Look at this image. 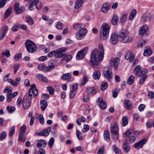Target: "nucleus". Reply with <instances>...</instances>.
I'll list each match as a JSON object with an SVG mask.
<instances>
[{
  "label": "nucleus",
  "instance_id": "f257e3e1",
  "mask_svg": "<svg viewBox=\"0 0 154 154\" xmlns=\"http://www.w3.org/2000/svg\"><path fill=\"white\" fill-rule=\"evenodd\" d=\"M99 47L100 51L97 49H94L92 51L89 62V65L95 68H97L99 62L102 60L104 57V50L102 45H99Z\"/></svg>",
  "mask_w": 154,
  "mask_h": 154
},
{
  "label": "nucleus",
  "instance_id": "f03ea898",
  "mask_svg": "<svg viewBox=\"0 0 154 154\" xmlns=\"http://www.w3.org/2000/svg\"><path fill=\"white\" fill-rule=\"evenodd\" d=\"M134 71L137 76L141 77L139 80V83L140 84H142L148 76L147 75L148 72L147 69L145 68L141 69L140 66L137 65L135 68Z\"/></svg>",
  "mask_w": 154,
  "mask_h": 154
},
{
  "label": "nucleus",
  "instance_id": "7ed1b4c3",
  "mask_svg": "<svg viewBox=\"0 0 154 154\" xmlns=\"http://www.w3.org/2000/svg\"><path fill=\"white\" fill-rule=\"evenodd\" d=\"M129 32L128 31L123 30L120 31L118 35L120 38V41L122 43H127L131 42L132 38L128 36Z\"/></svg>",
  "mask_w": 154,
  "mask_h": 154
},
{
  "label": "nucleus",
  "instance_id": "20e7f679",
  "mask_svg": "<svg viewBox=\"0 0 154 154\" xmlns=\"http://www.w3.org/2000/svg\"><path fill=\"white\" fill-rule=\"evenodd\" d=\"M109 28L106 23H103L102 25L100 30V38L103 40L107 39L109 37Z\"/></svg>",
  "mask_w": 154,
  "mask_h": 154
},
{
  "label": "nucleus",
  "instance_id": "39448f33",
  "mask_svg": "<svg viewBox=\"0 0 154 154\" xmlns=\"http://www.w3.org/2000/svg\"><path fill=\"white\" fill-rule=\"evenodd\" d=\"M25 46L27 51L30 53H33L37 50L35 44L29 40H27L25 43Z\"/></svg>",
  "mask_w": 154,
  "mask_h": 154
},
{
  "label": "nucleus",
  "instance_id": "423d86ee",
  "mask_svg": "<svg viewBox=\"0 0 154 154\" xmlns=\"http://www.w3.org/2000/svg\"><path fill=\"white\" fill-rule=\"evenodd\" d=\"M29 8L31 11L34 10V6H35L36 8L38 10L42 8V3L39 2V0H31L29 2Z\"/></svg>",
  "mask_w": 154,
  "mask_h": 154
},
{
  "label": "nucleus",
  "instance_id": "0eeeda50",
  "mask_svg": "<svg viewBox=\"0 0 154 154\" xmlns=\"http://www.w3.org/2000/svg\"><path fill=\"white\" fill-rule=\"evenodd\" d=\"M38 94V90L35 85L33 84L31 85L29 92V96L30 99H31L32 97H34L37 96Z\"/></svg>",
  "mask_w": 154,
  "mask_h": 154
},
{
  "label": "nucleus",
  "instance_id": "6e6552de",
  "mask_svg": "<svg viewBox=\"0 0 154 154\" xmlns=\"http://www.w3.org/2000/svg\"><path fill=\"white\" fill-rule=\"evenodd\" d=\"M120 61V60L118 57L111 58L109 61V64L111 66L113 67L115 70H116Z\"/></svg>",
  "mask_w": 154,
  "mask_h": 154
},
{
  "label": "nucleus",
  "instance_id": "1a4fd4ad",
  "mask_svg": "<svg viewBox=\"0 0 154 154\" xmlns=\"http://www.w3.org/2000/svg\"><path fill=\"white\" fill-rule=\"evenodd\" d=\"M88 50V48L85 47L83 49L78 52L77 54L76 58L77 60L82 59Z\"/></svg>",
  "mask_w": 154,
  "mask_h": 154
},
{
  "label": "nucleus",
  "instance_id": "9d476101",
  "mask_svg": "<svg viewBox=\"0 0 154 154\" xmlns=\"http://www.w3.org/2000/svg\"><path fill=\"white\" fill-rule=\"evenodd\" d=\"M125 59L129 60V62L131 63L134 59L135 56L131 54V51H128L125 55Z\"/></svg>",
  "mask_w": 154,
  "mask_h": 154
},
{
  "label": "nucleus",
  "instance_id": "9b49d317",
  "mask_svg": "<svg viewBox=\"0 0 154 154\" xmlns=\"http://www.w3.org/2000/svg\"><path fill=\"white\" fill-rule=\"evenodd\" d=\"M23 105V108L25 109H27L31 106V102L30 100H28L26 96H25L24 97Z\"/></svg>",
  "mask_w": 154,
  "mask_h": 154
},
{
  "label": "nucleus",
  "instance_id": "f8f14e48",
  "mask_svg": "<svg viewBox=\"0 0 154 154\" xmlns=\"http://www.w3.org/2000/svg\"><path fill=\"white\" fill-rule=\"evenodd\" d=\"M97 102L99 103L100 107L101 109H104L106 108V103L103 100L102 97L98 98Z\"/></svg>",
  "mask_w": 154,
  "mask_h": 154
},
{
  "label": "nucleus",
  "instance_id": "ddd939ff",
  "mask_svg": "<svg viewBox=\"0 0 154 154\" xmlns=\"http://www.w3.org/2000/svg\"><path fill=\"white\" fill-rule=\"evenodd\" d=\"M118 39V35L115 32H113L111 35L110 42L112 44L117 43Z\"/></svg>",
  "mask_w": 154,
  "mask_h": 154
},
{
  "label": "nucleus",
  "instance_id": "4468645a",
  "mask_svg": "<svg viewBox=\"0 0 154 154\" xmlns=\"http://www.w3.org/2000/svg\"><path fill=\"white\" fill-rule=\"evenodd\" d=\"M103 73L105 77L107 78L109 81H110L112 78V72L109 70H104Z\"/></svg>",
  "mask_w": 154,
  "mask_h": 154
},
{
  "label": "nucleus",
  "instance_id": "2eb2a0df",
  "mask_svg": "<svg viewBox=\"0 0 154 154\" xmlns=\"http://www.w3.org/2000/svg\"><path fill=\"white\" fill-rule=\"evenodd\" d=\"M146 141L147 140L146 139H143L139 142L135 143L134 145V146L137 149L140 148L142 147Z\"/></svg>",
  "mask_w": 154,
  "mask_h": 154
},
{
  "label": "nucleus",
  "instance_id": "dca6fc26",
  "mask_svg": "<svg viewBox=\"0 0 154 154\" xmlns=\"http://www.w3.org/2000/svg\"><path fill=\"white\" fill-rule=\"evenodd\" d=\"M148 26L146 25H144L140 27L139 30V34L140 35L144 34L148 30Z\"/></svg>",
  "mask_w": 154,
  "mask_h": 154
},
{
  "label": "nucleus",
  "instance_id": "f3484780",
  "mask_svg": "<svg viewBox=\"0 0 154 154\" xmlns=\"http://www.w3.org/2000/svg\"><path fill=\"white\" fill-rule=\"evenodd\" d=\"M118 127L115 125H111L110 127L111 133L113 134H118Z\"/></svg>",
  "mask_w": 154,
  "mask_h": 154
},
{
  "label": "nucleus",
  "instance_id": "a211bd4d",
  "mask_svg": "<svg viewBox=\"0 0 154 154\" xmlns=\"http://www.w3.org/2000/svg\"><path fill=\"white\" fill-rule=\"evenodd\" d=\"M51 131V128L49 127L43 130L40 134H38L39 135H42L44 136H47L48 135Z\"/></svg>",
  "mask_w": 154,
  "mask_h": 154
},
{
  "label": "nucleus",
  "instance_id": "6ab92c4d",
  "mask_svg": "<svg viewBox=\"0 0 154 154\" xmlns=\"http://www.w3.org/2000/svg\"><path fill=\"white\" fill-rule=\"evenodd\" d=\"M100 72L98 70H95L93 73V79L96 80H98L100 78Z\"/></svg>",
  "mask_w": 154,
  "mask_h": 154
},
{
  "label": "nucleus",
  "instance_id": "aec40b11",
  "mask_svg": "<svg viewBox=\"0 0 154 154\" xmlns=\"http://www.w3.org/2000/svg\"><path fill=\"white\" fill-rule=\"evenodd\" d=\"M46 142L44 140H39L37 141V146L38 147H45L46 145Z\"/></svg>",
  "mask_w": 154,
  "mask_h": 154
},
{
  "label": "nucleus",
  "instance_id": "412c9836",
  "mask_svg": "<svg viewBox=\"0 0 154 154\" xmlns=\"http://www.w3.org/2000/svg\"><path fill=\"white\" fill-rule=\"evenodd\" d=\"M123 151L125 152H129L130 149V145L128 142L125 143L123 145Z\"/></svg>",
  "mask_w": 154,
  "mask_h": 154
},
{
  "label": "nucleus",
  "instance_id": "4be33fe9",
  "mask_svg": "<svg viewBox=\"0 0 154 154\" xmlns=\"http://www.w3.org/2000/svg\"><path fill=\"white\" fill-rule=\"evenodd\" d=\"M109 4L108 3H106L104 4L102 8V11L103 13H106L109 10Z\"/></svg>",
  "mask_w": 154,
  "mask_h": 154
},
{
  "label": "nucleus",
  "instance_id": "5701e85b",
  "mask_svg": "<svg viewBox=\"0 0 154 154\" xmlns=\"http://www.w3.org/2000/svg\"><path fill=\"white\" fill-rule=\"evenodd\" d=\"M83 0H76L74 6V8L78 9L81 7L83 3Z\"/></svg>",
  "mask_w": 154,
  "mask_h": 154
},
{
  "label": "nucleus",
  "instance_id": "b1692460",
  "mask_svg": "<svg viewBox=\"0 0 154 154\" xmlns=\"http://www.w3.org/2000/svg\"><path fill=\"white\" fill-rule=\"evenodd\" d=\"M40 103L41 104V108L42 111H44L47 108L48 104L47 101L45 100H41Z\"/></svg>",
  "mask_w": 154,
  "mask_h": 154
},
{
  "label": "nucleus",
  "instance_id": "393cba45",
  "mask_svg": "<svg viewBox=\"0 0 154 154\" xmlns=\"http://www.w3.org/2000/svg\"><path fill=\"white\" fill-rule=\"evenodd\" d=\"M56 54L55 57L57 58H62L66 55V54L65 53H62L58 50L56 51Z\"/></svg>",
  "mask_w": 154,
  "mask_h": 154
},
{
  "label": "nucleus",
  "instance_id": "a878e982",
  "mask_svg": "<svg viewBox=\"0 0 154 154\" xmlns=\"http://www.w3.org/2000/svg\"><path fill=\"white\" fill-rule=\"evenodd\" d=\"M71 74L70 73H68L63 74L61 77V79L64 80H68L71 78Z\"/></svg>",
  "mask_w": 154,
  "mask_h": 154
},
{
  "label": "nucleus",
  "instance_id": "bb28decb",
  "mask_svg": "<svg viewBox=\"0 0 154 154\" xmlns=\"http://www.w3.org/2000/svg\"><path fill=\"white\" fill-rule=\"evenodd\" d=\"M109 132L108 131L105 130L103 134V136L104 139L105 140L108 142L110 140V138L109 136Z\"/></svg>",
  "mask_w": 154,
  "mask_h": 154
},
{
  "label": "nucleus",
  "instance_id": "cd10ccee",
  "mask_svg": "<svg viewBox=\"0 0 154 154\" xmlns=\"http://www.w3.org/2000/svg\"><path fill=\"white\" fill-rule=\"evenodd\" d=\"M87 92L88 94L92 95L96 92V89L93 87H89L87 89Z\"/></svg>",
  "mask_w": 154,
  "mask_h": 154
},
{
  "label": "nucleus",
  "instance_id": "c85d7f7f",
  "mask_svg": "<svg viewBox=\"0 0 154 154\" xmlns=\"http://www.w3.org/2000/svg\"><path fill=\"white\" fill-rule=\"evenodd\" d=\"M137 14V11L136 10H133L131 13L129 17V20H132L135 17Z\"/></svg>",
  "mask_w": 154,
  "mask_h": 154
},
{
  "label": "nucleus",
  "instance_id": "c756f323",
  "mask_svg": "<svg viewBox=\"0 0 154 154\" xmlns=\"http://www.w3.org/2000/svg\"><path fill=\"white\" fill-rule=\"evenodd\" d=\"M36 77L40 80L44 82H47V79L42 74H38L36 75Z\"/></svg>",
  "mask_w": 154,
  "mask_h": 154
},
{
  "label": "nucleus",
  "instance_id": "7c9ffc66",
  "mask_svg": "<svg viewBox=\"0 0 154 154\" xmlns=\"http://www.w3.org/2000/svg\"><path fill=\"white\" fill-rule=\"evenodd\" d=\"M119 20L118 17L117 15L115 14L113 17L111 23L113 25H116L117 23Z\"/></svg>",
  "mask_w": 154,
  "mask_h": 154
},
{
  "label": "nucleus",
  "instance_id": "2f4dec72",
  "mask_svg": "<svg viewBox=\"0 0 154 154\" xmlns=\"http://www.w3.org/2000/svg\"><path fill=\"white\" fill-rule=\"evenodd\" d=\"M112 148L116 154H122L121 150L116 145H113L112 146Z\"/></svg>",
  "mask_w": 154,
  "mask_h": 154
},
{
  "label": "nucleus",
  "instance_id": "473e14b6",
  "mask_svg": "<svg viewBox=\"0 0 154 154\" xmlns=\"http://www.w3.org/2000/svg\"><path fill=\"white\" fill-rule=\"evenodd\" d=\"M152 50L150 48H146L144 50L143 55L144 56L150 55L152 54Z\"/></svg>",
  "mask_w": 154,
  "mask_h": 154
},
{
  "label": "nucleus",
  "instance_id": "72a5a7b5",
  "mask_svg": "<svg viewBox=\"0 0 154 154\" xmlns=\"http://www.w3.org/2000/svg\"><path fill=\"white\" fill-rule=\"evenodd\" d=\"M38 68L40 71H48V67L44 64H40L38 66Z\"/></svg>",
  "mask_w": 154,
  "mask_h": 154
},
{
  "label": "nucleus",
  "instance_id": "f704fd0d",
  "mask_svg": "<svg viewBox=\"0 0 154 154\" xmlns=\"http://www.w3.org/2000/svg\"><path fill=\"white\" fill-rule=\"evenodd\" d=\"M26 139L24 133H19L18 140L21 142L23 143L25 141Z\"/></svg>",
  "mask_w": 154,
  "mask_h": 154
},
{
  "label": "nucleus",
  "instance_id": "c9c22d12",
  "mask_svg": "<svg viewBox=\"0 0 154 154\" xmlns=\"http://www.w3.org/2000/svg\"><path fill=\"white\" fill-rule=\"evenodd\" d=\"M134 76L133 75H131L128 78L127 81V84L130 85H131L134 82Z\"/></svg>",
  "mask_w": 154,
  "mask_h": 154
},
{
  "label": "nucleus",
  "instance_id": "e433bc0d",
  "mask_svg": "<svg viewBox=\"0 0 154 154\" xmlns=\"http://www.w3.org/2000/svg\"><path fill=\"white\" fill-rule=\"evenodd\" d=\"M124 104L126 105V108L128 109H130L131 106V101L128 100H126L124 101Z\"/></svg>",
  "mask_w": 154,
  "mask_h": 154
},
{
  "label": "nucleus",
  "instance_id": "4c0bfd02",
  "mask_svg": "<svg viewBox=\"0 0 154 154\" xmlns=\"http://www.w3.org/2000/svg\"><path fill=\"white\" fill-rule=\"evenodd\" d=\"M122 125L123 126H126L128 124V119L127 116H124L122 118Z\"/></svg>",
  "mask_w": 154,
  "mask_h": 154
},
{
  "label": "nucleus",
  "instance_id": "58836bf2",
  "mask_svg": "<svg viewBox=\"0 0 154 154\" xmlns=\"http://www.w3.org/2000/svg\"><path fill=\"white\" fill-rule=\"evenodd\" d=\"M64 57H65L62 60L65 61L66 62H67L71 59L72 57V55L71 54L67 55L66 54V55Z\"/></svg>",
  "mask_w": 154,
  "mask_h": 154
},
{
  "label": "nucleus",
  "instance_id": "ea45409f",
  "mask_svg": "<svg viewBox=\"0 0 154 154\" xmlns=\"http://www.w3.org/2000/svg\"><path fill=\"white\" fill-rule=\"evenodd\" d=\"M26 22L30 25H32L34 23V20L32 18L29 17H26Z\"/></svg>",
  "mask_w": 154,
  "mask_h": 154
},
{
  "label": "nucleus",
  "instance_id": "a19ab883",
  "mask_svg": "<svg viewBox=\"0 0 154 154\" xmlns=\"http://www.w3.org/2000/svg\"><path fill=\"white\" fill-rule=\"evenodd\" d=\"M12 9L11 8H9L7 9L5 13V18H7L11 14Z\"/></svg>",
  "mask_w": 154,
  "mask_h": 154
},
{
  "label": "nucleus",
  "instance_id": "79ce46f5",
  "mask_svg": "<svg viewBox=\"0 0 154 154\" xmlns=\"http://www.w3.org/2000/svg\"><path fill=\"white\" fill-rule=\"evenodd\" d=\"M22 54L21 53H19L16 54L14 57V60L15 61H17L20 60L21 58Z\"/></svg>",
  "mask_w": 154,
  "mask_h": 154
},
{
  "label": "nucleus",
  "instance_id": "37998d69",
  "mask_svg": "<svg viewBox=\"0 0 154 154\" xmlns=\"http://www.w3.org/2000/svg\"><path fill=\"white\" fill-rule=\"evenodd\" d=\"M63 23L60 21L57 22L56 25V27L59 29H63Z\"/></svg>",
  "mask_w": 154,
  "mask_h": 154
},
{
  "label": "nucleus",
  "instance_id": "c03bdc74",
  "mask_svg": "<svg viewBox=\"0 0 154 154\" xmlns=\"http://www.w3.org/2000/svg\"><path fill=\"white\" fill-rule=\"evenodd\" d=\"M127 15L124 14L120 18V22L122 23H125L127 19Z\"/></svg>",
  "mask_w": 154,
  "mask_h": 154
},
{
  "label": "nucleus",
  "instance_id": "a18cd8bd",
  "mask_svg": "<svg viewBox=\"0 0 154 154\" xmlns=\"http://www.w3.org/2000/svg\"><path fill=\"white\" fill-rule=\"evenodd\" d=\"M25 8L24 7H22L19 8L15 12V13L17 14H21L23 12L25 11Z\"/></svg>",
  "mask_w": 154,
  "mask_h": 154
},
{
  "label": "nucleus",
  "instance_id": "49530a36",
  "mask_svg": "<svg viewBox=\"0 0 154 154\" xmlns=\"http://www.w3.org/2000/svg\"><path fill=\"white\" fill-rule=\"evenodd\" d=\"M4 93H7V94H9L12 93V89L11 88L6 87L3 90Z\"/></svg>",
  "mask_w": 154,
  "mask_h": 154
},
{
  "label": "nucleus",
  "instance_id": "de8ad7c7",
  "mask_svg": "<svg viewBox=\"0 0 154 154\" xmlns=\"http://www.w3.org/2000/svg\"><path fill=\"white\" fill-rule=\"evenodd\" d=\"M108 85L106 82H103L101 85V89L102 90H104L107 88L108 86Z\"/></svg>",
  "mask_w": 154,
  "mask_h": 154
},
{
  "label": "nucleus",
  "instance_id": "09e8293b",
  "mask_svg": "<svg viewBox=\"0 0 154 154\" xmlns=\"http://www.w3.org/2000/svg\"><path fill=\"white\" fill-rule=\"evenodd\" d=\"M87 32V29L85 28H82L79 31V33L83 35V36H85Z\"/></svg>",
  "mask_w": 154,
  "mask_h": 154
},
{
  "label": "nucleus",
  "instance_id": "8fccbe9b",
  "mask_svg": "<svg viewBox=\"0 0 154 154\" xmlns=\"http://www.w3.org/2000/svg\"><path fill=\"white\" fill-rule=\"evenodd\" d=\"M15 132V127L13 126L10 128L9 133V135L10 137H11L13 135Z\"/></svg>",
  "mask_w": 154,
  "mask_h": 154
},
{
  "label": "nucleus",
  "instance_id": "3c124183",
  "mask_svg": "<svg viewBox=\"0 0 154 154\" xmlns=\"http://www.w3.org/2000/svg\"><path fill=\"white\" fill-rule=\"evenodd\" d=\"M8 29V26L6 25L4 26L2 28V33L6 35V34L7 32Z\"/></svg>",
  "mask_w": 154,
  "mask_h": 154
},
{
  "label": "nucleus",
  "instance_id": "603ef678",
  "mask_svg": "<svg viewBox=\"0 0 154 154\" xmlns=\"http://www.w3.org/2000/svg\"><path fill=\"white\" fill-rule=\"evenodd\" d=\"M82 24H80L77 23L74 25L73 28L75 30H78L82 27Z\"/></svg>",
  "mask_w": 154,
  "mask_h": 154
},
{
  "label": "nucleus",
  "instance_id": "864d4df0",
  "mask_svg": "<svg viewBox=\"0 0 154 154\" xmlns=\"http://www.w3.org/2000/svg\"><path fill=\"white\" fill-rule=\"evenodd\" d=\"M47 88L48 89L49 93L50 94L52 95L54 94V88L50 86L48 87Z\"/></svg>",
  "mask_w": 154,
  "mask_h": 154
},
{
  "label": "nucleus",
  "instance_id": "5fc2aeb1",
  "mask_svg": "<svg viewBox=\"0 0 154 154\" xmlns=\"http://www.w3.org/2000/svg\"><path fill=\"white\" fill-rule=\"evenodd\" d=\"M76 135L77 137L79 140H81L82 139V137L81 135V133L79 130L76 131Z\"/></svg>",
  "mask_w": 154,
  "mask_h": 154
},
{
  "label": "nucleus",
  "instance_id": "6e6d98bb",
  "mask_svg": "<svg viewBox=\"0 0 154 154\" xmlns=\"http://www.w3.org/2000/svg\"><path fill=\"white\" fill-rule=\"evenodd\" d=\"M53 61H50L49 62V65L47 66L48 67V71H49L54 67V65L53 64Z\"/></svg>",
  "mask_w": 154,
  "mask_h": 154
},
{
  "label": "nucleus",
  "instance_id": "4d7b16f0",
  "mask_svg": "<svg viewBox=\"0 0 154 154\" xmlns=\"http://www.w3.org/2000/svg\"><path fill=\"white\" fill-rule=\"evenodd\" d=\"M89 127L87 125H84L83 128L82 130V131L84 133H85L89 130Z\"/></svg>",
  "mask_w": 154,
  "mask_h": 154
},
{
  "label": "nucleus",
  "instance_id": "13d9d810",
  "mask_svg": "<svg viewBox=\"0 0 154 154\" xmlns=\"http://www.w3.org/2000/svg\"><path fill=\"white\" fill-rule=\"evenodd\" d=\"M85 36L83 35L78 32L76 34V38L78 40H81L83 39Z\"/></svg>",
  "mask_w": 154,
  "mask_h": 154
},
{
  "label": "nucleus",
  "instance_id": "bf43d9fd",
  "mask_svg": "<svg viewBox=\"0 0 154 154\" xmlns=\"http://www.w3.org/2000/svg\"><path fill=\"white\" fill-rule=\"evenodd\" d=\"M135 140V137L134 136H130L128 137V140L130 143H133Z\"/></svg>",
  "mask_w": 154,
  "mask_h": 154
},
{
  "label": "nucleus",
  "instance_id": "052dcab7",
  "mask_svg": "<svg viewBox=\"0 0 154 154\" xmlns=\"http://www.w3.org/2000/svg\"><path fill=\"white\" fill-rule=\"evenodd\" d=\"M6 136V133L5 132L3 131L0 134V140H2L3 139H4Z\"/></svg>",
  "mask_w": 154,
  "mask_h": 154
},
{
  "label": "nucleus",
  "instance_id": "680f3d73",
  "mask_svg": "<svg viewBox=\"0 0 154 154\" xmlns=\"http://www.w3.org/2000/svg\"><path fill=\"white\" fill-rule=\"evenodd\" d=\"M7 110L9 112L12 113L15 110V108L13 106H8L7 107Z\"/></svg>",
  "mask_w": 154,
  "mask_h": 154
},
{
  "label": "nucleus",
  "instance_id": "e2e57ef3",
  "mask_svg": "<svg viewBox=\"0 0 154 154\" xmlns=\"http://www.w3.org/2000/svg\"><path fill=\"white\" fill-rule=\"evenodd\" d=\"M88 81V78L86 76H83V79L81 81L80 85H84Z\"/></svg>",
  "mask_w": 154,
  "mask_h": 154
},
{
  "label": "nucleus",
  "instance_id": "0e129e2a",
  "mask_svg": "<svg viewBox=\"0 0 154 154\" xmlns=\"http://www.w3.org/2000/svg\"><path fill=\"white\" fill-rule=\"evenodd\" d=\"M39 120L41 124L43 125L44 123V119L42 114H40L39 115Z\"/></svg>",
  "mask_w": 154,
  "mask_h": 154
},
{
  "label": "nucleus",
  "instance_id": "69168bd1",
  "mask_svg": "<svg viewBox=\"0 0 154 154\" xmlns=\"http://www.w3.org/2000/svg\"><path fill=\"white\" fill-rule=\"evenodd\" d=\"M56 55V51H54L49 52L48 54V56L49 57H51L53 56L55 57Z\"/></svg>",
  "mask_w": 154,
  "mask_h": 154
},
{
  "label": "nucleus",
  "instance_id": "338daca9",
  "mask_svg": "<svg viewBox=\"0 0 154 154\" xmlns=\"http://www.w3.org/2000/svg\"><path fill=\"white\" fill-rule=\"evenodd\" d=\"M54 139L53 137H51L48 142V145L50 147H51L54 143Z\"/></svg>",
  "mask_w": 154,
  "mask_h": 154
},
{
  "label": "nucleus",
  "instance_id": "774afa93",
  "mask_svg": "<svg viewBox=\"0 0 154 154\" xmlns=\"http://www.w3.org/2000/svg\"><path fill=\"white\" fill-rule=\"evenodd\" d=\"M133 130L132 129H129L127 130L126 132L124 134V137H127L128 135L131 134L133 131Z\"/></svg>",
  "mask_w": 154,
  "mask_h": 154
}]
</instances>
